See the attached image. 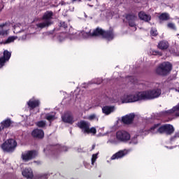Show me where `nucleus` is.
Returning <instances> with one entry per match:
<instances>
[{"label": "nucleus", "instance_id": "1", "mask_svg": "<svg viewBox=\"0 0 179 179\" xmlns=\"http://www.w3.org/2000/svg\"><path fill=\"white\" fill-rule=\"evenodd\" d=\"M160 125H162L160 123L154 124L150 128L149 132L154 134H160L161 135H163V134H166V135H173L174 131H176L174 127L170 124Z\"/></svg>", "mask_w": 179, "mask_h": 179}, {"label": "nucleus", "instance_id": "2", "mask_svg": "<svg viewBox=\"0 0 179 179\" xmlns=\"http://www.w3.org/2000/svg\"><path fill=\"white\" fill-rule=\"evenodd\" d=\"M173 71V64L169 62H164L159 64L157 67L155 72L159 76H168Z\"/></svg>", "mask_w": 179, "mask_h": 179}, {"label": "nucleus", "instance_id": "3", "mask_svg": "<svg viewBox=\"0 0 179 179\" xmlns=\"http://www.w3.org/2000/svg\"><path fill=\"white\" fill-rule=\"evenodd\" d=\"M162 95V90L157 88L141 92L142 100H155Z\"/></svg>", "mask_w": 179, "mask_h": 179}, {"label": "nucleus", "instance_id": "4", "mask_svg": "<svg viewBox=\"0 0 179 179\" xmlns=\"http://www.w3.org/2000/svg\"><path fill=\"white\" fill-rule=\"evenodd\" d=\"M54 16V12L51 10H47L44 13L42 20H45L43 22H40L36 24L37 27L38 29H44L45 27H50L51 24H54V22L51 21V19H52V17Z\"/></svg>", "mask_w": 179, "mask_h": 179}, {"label": "nucleus", "instance_id": "5", "mask_svg": "<svg viewBox=\"0 0 179 179\" xmlns=\"http://www.w3.org/2000/svg\"><path fill=\"white\" fill-rule=\"evenodd\" d=\"M77 127L80 128V129H82L84 134H93L94 135L97 134L96 127L90 128V122H89L81 120L77 123Z\"/></svg>", "mask_w": 179, "mask_h": 179}, {"label": "nucleus", "instance_id": "6", "mask_svg": "<svg viewBox=\"0 0 179 179\" xmlns=\"http://www.w3.org/2000/svg\"><path fill=\"white\" fill-rule=\"evenodd\" d=\"M16 146H17V142H16L14 139L10 138L5 141L1 145V148L4 152H15V149H16Z\"/></svg>", "mask_w": 179, "mask_h": 179}, {"label": "nucleus", "instance_id": "7", "mask_svg": "<svg viewBox=\"0 0 179 179\" xmlns=\"http://www.w3.org/2000/svg\"><path fill=\"white\" fill-rule=\"evenodd\" d=\"M38 156V152L36 150H27L21 155V158L25 163L36 159Z\"/></svg>", "mask_w": 179, "mask_h": 179}, {"label": "nucleus", "instance_id": "8", "mask_svg": "<svg viewBox=\"0 0 179 179\" xmlns=\"http://www.w3.org/2000/svg\"><path fill=\"white\" fill-rule=\"evenodd\" d=\"M142 94L141 92H138L136 94H128L124 95L123 99H122V103H135V101H139L142 99Z\"/></svg>", "mask_w": 179, "mask_h": 179}, {"label": "nucleus", "instance_id": "9", "mask_svg": "<svg viewBox=\"0 0 179 179\" xmlns=\"http://www.w3.org/2000/svg\"><path fill=\"white\" fill-rule=\"evenodd\" d=\"M116 138L120 142H128L131 139V135L126 131L120 130L117 131Z\"/></svg>", "mask_w": 179, "mask_h": 179}, {"label": "nucleus", "instance_id": "10", "mask_svg": "<svg viewBox=\"0 0 179 179\" xmlns=\"http://www.w3.org/2000/svg\"><path fill=\"white\" fill-rule=\"evenodd\" d=\"M62 120L63 122H65L66 124H70L71 125L75 122V120H73V115L71 111L65 112L62 116Z\"/></svg>", "mask_w": 179, "mask_h": 179}, {"label": "nucleus", "instance_id": "11", "mask_svg": "<svg viewBox=\"0 0 179 179\" xmlns=\"http://www.w3.org/2000/svg\"><path fill=\"white\" fill-rule=\"evenodd\" d=\"M125 19L127 20L130 27H136V24L135 23V22H136V19H138L136 15L134 13L125 14Z\"/></svg>", "mask_w": 179, "mask_h": 179}, {"label": "nucleus", "instance_id": "12", "mask_svg": "<svg viewBox=\"0 0 179 179\" xmlns=\"http://www.w3.org/2000/svg\"><path fill=\"white\" fill-rule=\"evenodd\" d=\"M134 120H135V114L134 113H129L122 117V122L125 125H131L134 122Z\"/></svg>", "mask_w": 179, "mask_h": 179}, {"label": "nucleus", "instance_id": "13", "mask_svg": "<svg viewBox=\"0 0 179 179\" xmlns=\"http://www.w3.org/2000/svg\"><path fill=\"white\" fill-rule=\"evenodd\" d=\"M31 135L34 139H43L44 131L41 129H35L31 131Z\"/></svg>", "mask_w": 179, "mask_h": 179}, {"label": "nucleus", "instance_id": "14", "mask_svg": "<svg viewBox=\"0 0 179 179\" xmlns=\"http://www.w3.org/2000/svg\"><path fill=\"white\" fill-rule=\"evenodd\" d=\"M12 124H13V121H12V120H10L9 117L3 120L0 123V132L1 131H3L4 129H8V128H10V127L12 126Z\"/></svg>", "mask_w": 179, "mask_h": 179}, {"label": "nucleus", "instance_id": "15", "mask_svg": "<svg viewBox=\"0 0 179 179\" xmlns=\"http://www.w3.org/2000/svg\"><path fill=\"white\" fill-rule=\"evenodd\" d=\"M27 106L29 110H34L37 107H40V100L38 99H29L27 102Z\"/></svg>", "mask_w": 179, "mask_h": 179}, {"label": "nucleus", "instance_id": "16", "mask_svg": "<svg viewBox=\"0 0 179 179\" xmlns=\"http://www.w3.org/2000/svg\"><path fill=\"white\" fill-rule=\"evenodd\" d=\"M127 155H128L127 150H120L111 157V160L122 159V157H125Z\"/></svg>", "mask_w": 179, "mask_h": 179}, {"label": "nucleus", "instance_id": "17", "mask_svg": "<svg viewBox=\"0 0 179 179\" xmlns=\"http://www.w3.org/2000/svg\"><path fill=\"white\" fill-rule=\"evenodd\" d=\"M103 38H106L108 40V41H111V40L114 39V30L110 29L108 31H103Z\"/></svg>", "mask_w": 179, "mask_h": 179}, {"label": "nucleus", "instance_id": "18", "mask_svg": "<svg viewBox=\"0 0 179 179\" xmlns=\"http://www.w3.org/2000/svg\"><path fill=\"white\" fill-rule=\"evenodd\" d=\"M138 17L140 20H143L144 22H150V20H152V16L149 14H146L144 11H140L138 13Z\"/></svg>", "mask_w": 179, "mask_h": 179}, {"label": "nucleus", "instance_id": "19", "mask_svg": "<svg viewBox=\"0 0 179 179\" xmlns=\"http://www.w3.org/2000/svg\"><path fill=\"white\" fill-rule=\"evenodd\" d=\"M169 47H170L169 41L164 40L160 41L157 45V48L159 50H162V51H165V50H167Z\"/></svg>", "mask_w": 179, "mask_h": 179}, {"label": "nucleus", "instance_id": "20", "mask_svg": "<svg viewBox=\"0 0 179 179\" xmlns=\"http://www.w3.org/2000/svg\"><path fill=\"white\" fill-rule=\"evenodd\" d=\"M176 117H179V103L174 106L172 109L166 110L164 112V114L166 115H171V114H174Z\"/></svg>", "mask_w": 179, "mask_h": 179}, {"label": "nucleus", "instance_id": "21", "mask_svg": "<svg viewBox=\"0 0 179 179\" xmlns=\"http://www.w3.org/2000/svg\"><path fill=\"white\" fill-rule=\"evenodd\" d=\"M22 176L26 177V178H32L34 177L33 170L30 168H27L23 170Z\"/></svg>", "mask_w": 179, "mask_h": 179}, {"label": "nucleus", "instance_id": "22", "mask_svg": "<svg viewBox=\"0 0 179 179\" xmlns=\"http://www.w3.org/2000/svg\"><path fill=\"white\" fill-rule=\"evenodd\" d=\"M104 34V30H103L101 28H96L93 31L92 33L90 34V36L92 37H97L99 36H101L103 37V35Z\"/></svg>", "mask_w": 179, "mask_h": 179}, {"label": "nucleus", "instance_id": "23", "mask_svg": "<svg viewBox=\"0 0 179 179\" xmlns=\"http://www.w3.org/2000/svg\"><path fill=\"white\" fill-rule=\"evenodd\" d=\"M159 20L160 23H162V22H167V20H170V14L168 13H162L159 16Z\"/></svg>", "mask_w": 179, "mask_h": 179}, {"label": "nucleus", "instance_id": "24", "mask_svg": "<svg viewBox=\"0 0 179 179\" xmlns=\"http://www.w3.org/2000/svg\"><path fill=\"white\" fill-rule=\"evenodd\" d=\"M102 111L103 114H106V115H109V114H111V113L114 111V106H103L102 108Z\"/></svg>", "mask_w": 179, "mask_h": 179}, {"label": "nucleus", "instance_id": "25", "mask_svg": "<svg viewBox=\"0 0 179 179\" xmlns=\"http://www.w3.org/2000/svg\"><path fill=\"white\" fill-rule=\"evenodd\" d=\"M12 54L8 51V50H4L3 51V56L1 57V58L5 59V61H8V59H10V57H11Z\"/></svg>", "mask_w": 179, "mask_h": 179}, {"label": "nucleus", "instance_id": "26", "mask_svg": "<svg viewBox=\"0 0 179 179\" xmlns=\"http://www.w3.org/2000/svg\"><path fill=\"white\" fill-rule=\"evenodd\" d=\"M45 120L49 121V122H52L55 120H56L55 115H50V113H48L45 117Z\"/></svg>", "mask_w": 179, "mask_h": 179}, {"label": "nucleus", "instance_id": "27", "mask_svg": "<svg viewBox=\"0 0 179 179\" xmlns=\"http://www.w3.org/2000/svg\"><path fill=\"white\" fill-rule=\"evenodd\" d=\"M16 40V37L15 36H9L7 40L3 42V44H10V43H13Z\"/></svg>", "mask_w": 179, "mask_h": 179}, {"label": "nucleus", "instance_id": "28", "mask_svg": "<svg viewBox=\"0 0 179 179\" xmlns=\"http://www.w3.org/2000/svg\"><path fill=\"white\" fill-rule=\"evenodd\" d=\"M36 125L38 127V128H45L46 123L44 120H41L36 122Z\"/></svg>", "mask_w": 179, "mask_h": 179}, {"label": "nucleus", "instance_id": "29", "mask_svg": "<svg viewBox=\"0 0 179 179\" xmlns=\"http://www.w3.org/2000/svg\"><path fill=\"white\" fill-rule=\"evenodd\" d=\"M168 29H171V30H177V27H176V24L173 22H169L167 24Z\"/></svg>", "mask_w": 179, "mask_h": 179}, {"label": "nucleus", "instance_id": "30", "mask_svg": "<svg viewBox=\"0 0 179 179\" xmlns=\"http://www.w3.org/2000/svg\"><path fill=\"white\" fill-rule=\"evenodd\" d=\"M159 34V33H157V29H155V28H152L150 30V35L152 37H156V36H157Z\"/></svg>", "mask_w": 179, "mask_h": 179}, {"label": "nucleus", "instance_id": "31", "mask_svg": "<svg viewBox=\"0 0 179 179\" xmlns=\"http://www.w3.org/2000/svg\"><path fill=\"white\" fill-rule=\"evenodd\" d=\"M6 62L5 61V59L3 57H0V69L1 68L5 66V64Z\"/></svg>", "mask_w": 179, "mask_h": 179}, {"label": "nucleus", "instance_id": "32", "mask_svg": "<svg viewBox=\"0 0 179 179\" xmlns=\"http://www.w3.org/2000/svg\"><path fill=\"white\" fill-rule=\"evenodd\" d=\"M99 154H93L92 155V164H94V163H96V160H97V155Z\"/></svg>", "mask_w": 179, "mask_h": 179}, {"label": "nucleus", "instance_id": "33", "mask_svg": "<svg viewBox=\"0 0 179 179\" xmlns=\"http://www.w3.org/2000/svg\"><path fill=\"white\" fill-rule=\"evenodd\" d=\"M177 138H179V132H176L173 136L171 138V141L174 142Z\"/></svg>", "mask_w": 179, "mask_h": 179}, {"label": "nucleus", "instance_id": "34", "mask_svg": "<svg viewBox=\"0 0 179 179\" xmlns=\"http://www.w3.org/2000/svg\"><path fill=\"white\" fill-rule=\"evenodd\" d=\"M152 55H159V57H162V55H163V53L157 50H153Z\"/></svg>", "mask_w": 179, "mask_h": 179}, {"label": "nucleus", "instance_id": "35", "mask_svg": "<svg viewBox=\"0 0 179 179\" xmlns=\"http://www.w3.org/2000/svg\"><path fill=\"white\" fill-rule=\"evenodd\" d=\"M59 27H63L64 29H67L68 28V24H66L65 22H61L59 23Z\"/></svg>", "mask_w": 179, "mask_h": 179}, {"label": "nucleus", "instance_id": "36", "mask_svg": "<svg viewBox=\"0 0 179 179\" xmlns=\"http://www.w3.org/2000/svg\"><path fill=\"white\" fill-rule=\"evenodd\" d=\"M88 120H89L90 121H93V120H96V115H94V114L90 115L88 117Z\"/></svg>", "mask_w": 179, "mask_h": 179}, {"label": "nucleus", "instance_id": "37", "mask_svg": "<svg viewBox=\"0 0 179 179\" xmlns=\"http://www.w3.org/2000/svg\"><path fill=\"white\" fill-rule=\"evenodd\" d=\"M5 34H7V31L5 30L0 31V36H5Z\"/></svg>", "mask_w": 179, "mask_h": 179}, {"label": "nucleus", "instance_id": "38", "mask_svg": "<svg viewBox=\"0 0 179 179\" xmlns=\"http://www.w3.org/2000/svg\"><path fill=\"white\" fill-rule=\"evenodd\" d=\"M5 26H8V22L1 24L0 29H3V27H5Z\"/></svg>", "mask_w": 179, "mask_h": 179}, {"label": "nucleus", "instance_id": "39", "mask_svg": "<svg viewBox=\"0 0 179 179\" xmlns=\"http://www.w3.org/2000/svg\"><path fill=\"white\" fill-rule=\"evenodd\" d=\"M34 163H36L38 165L41 164V162H40V161H34Z\"/></svg>", "mask_w": 179, "mask_h": 179}, {"label": "nucleus", "instance_id": "40", "mask_svg": "<svg viewBox=\"0 0 179 179\" xmlns=\"http://www.w3.org/2000/svg\"><path fill=\"white\" fill-rule=\"evenodd\" d=\"M96 148V144H93L91 150H94Z\"/></svg>", "mask_w": 179, "mask_h": 179}, {"label": "nucleus", "instance_id": "41", "mask_svg": "<svg viewBox=\"0 0 179 179\" xmlns=\"http://www.w3.org/2000/svg\"><path fill=\"white\" fill-rule=\"evenodd\" d=\"M2 9H3V8H0V12L2 10Z\"/></svg>", "mask_w": 179, "mask_h": 179}, {"label": "nucleus", "instance_id": "42", "mask_svg": "<svg viewBox=\"0 0 179 179\" xmlns=\"http://www.w3.org/2000/svg\"><path fill=\"white\" fill-rule=\"evenodd\" d=\"M73 2L76 1V0H73Z\"/></svg>", "mask_w": 179, "mask_h": 179}, {"label": "nucleus", "instance_id": "43", "mask_svg": "<svg viewBox=\"0 0 179 179\" xmlns=\"http://www.w3.org/2000/svg\"><path fill=\"white\" fill-rule=\"evenodd\" d=\"M88 1H92V0H88Z\"/></svg>", "mask_w": 179, "mask_h": 179}]
</instances>
